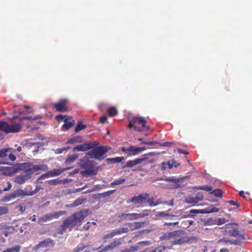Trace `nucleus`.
Segmentation results:
<instances>
[{"instance_id": "56", "label": "nucleus", "mask_w": 252, "mask_h": 252, "mask_svg": "<svg viewBox=\"0 0 252 252\" xmlns=\"http://www.w3.org/2000/svg\"><path fill=\"white\" fill-rule=\"evenodd\" d=\"M107 120V117L106 116H102L100 117L99 121L101 123H105Z\"/></svg>"}, {"instance_id": "10", "label": "nucleus", "mask_w": 252, "mask_h": 252, "mask_svg": "<svg viewBox=\"0 0 252 252\" xmlns=\"http://www.w3.org/2000/svg\"><path fill=\"white\" fill-rule=\"evenodd\" d=\"M62 215L63 212H58L52 214H46L38 220V223L41 225L43 224L44 222L50 221L53 218H58L60 216Z\"/></svg>"}, {"instance_id": "9", "label": "nucleus", "mask_w": 252, "mask_h": 252, "mask_svg": "<svg viewBox=\"0 0 252 252\" xmlns=\"http://www.w3.org/2000/svg\"><path fill=\"white\" fill-rule=\"evenodd\" d=\"M203 198V195L201 192L196 194L194 196H190L186 197L185 202L190 204L191 206H195L199 201H201Z\"/></svg>"}, {"instance_id": "3", "label": "nucleus", "mask_w": 252, "mask_h": 252, "mask_svg": "<svg viewBox=\"0 0 252 252\" xmlns=\"http://www.w3.org/2000/svg\"><path fill=\"white\" fill-rule=\"evenodd\" d=\"M109 150L108 146H99L92 149L87 153V155L89 156L91 158L101 160L104 159V155Z\"/></svg>"}, {"instance_id": "60", "label": "nucleus", "mask_w": 252, "mask_h": 252, "mask_svg": "<svg viewBox=\"0 0 252 252\" xmlns=\"http://www.w3.org/2000/svg\"><path fill=\"white\" fill-rule=\"evenodd\" d=\"M24 120H33V117H32V116H26V117H24L20 119V121H22Z\"/></svg>"}, {"instance_id": "33", "label": "nucleus", "mask_w": 252, "mask_h": 252, "mask_svg": "<svg viewBox=\"0 0 252 252\" xmlns=\"http://www.w3.org/2000/svg\"><path fill=\"white\" fill-rule=\"evenodd\" d=\"M86 128V126L83 125L81 122H79L77 123V126L75 128V131L78 132L81 130H83Z\"/></svg>"}, {"instance_id": "41", "label": "nucleus", "mask_w": 252, "mask_h": 252, "mask_svg": "<svg viewBox=\"0 0 252 252\" xmlns=\"http://www.w3.org/2000/svg\"><path fill=\"white\" fill-rule=\"evenodd\" d=\"M211 194L215 196L220 197L222 196V191L220 189H215L211 192Z\"/></svg>"}, {"instance_id": "59", "label": "nucleus", "mask_w": 252, "mask_h": 252, "mask_svg": "<svg viewBox=\"0 0 252 252\" xmlns=\"http://www.w3.org/2000/svg\"><path fill=\"white\" fill-rule=\"evenodd\" d=\"M139 247L138 246H132L129 249L130 250H131V252L137 251L139 249Z\"/></svg>"}, {"instance_id": "58", "label": "nucleus", "mask_w": 252, "mask_h": 252, "mask_svg": "<svg viewBox=\"0 0 252 252\" xmlns=\"http://www.w3.org/2000/svg\"><path fill=\"white\" fill-rule=\"evenodd\" d=\"M7 125L5 124V122L4 121H0V130H3V126H6Z\"/></svg>"}, {"instance_id": "14", "label": "nucleus", "mask_w": 252, "mask_h": 252, "mask_svg": "<svg viewBox=\"0 0 252 252\" xmlns=\"http://www.w3.org/2000/svg\"><path fill=\"white\" fill-rule=\"evenodd\" d=\"M92 148V144L90 142H87L83 144L78 145L73 149V151L84 152L88 151Z\"/></svg>"}, {"instance_id": "27", "label": "nucleus", "mask_w": 252, "mask_h": 252, "mask_svg": "<svg viewBox=\"0 0 252 252\" xmlns=\"http://www.w3.org/2000/svg\"><path fill=\"white\" fill-rule=\"evenodd\" d=\"M121 242L119 240H115L113 242H112L110 245L106 246L105 248V250H112L115 248L116 247L120 245Z\"/></svg>"}, {"instance_id": "48", "label": "nucleus", "mask_w": 252, "mask_h": 252, "mask_svg": "<svg viewBox=\"0 0 252 252\" xmlns=\"http://www.w3.org/2000/svg\"><path fill=\"white\" fill-rule=\"evenodd\" d=\"M14 231L13 227L9 228V231H5L3 232V234L5 237H8L9 233H12Z\"/></svg>"}, {"instance_id": "31", "label": "nucleus", "mask_w": 252, "mask_h": 252, "mask_svg": "<svg viewBox=\"0 0 252 252\" xmlns=\"http://www.w3.org/2000/svg\"><path fill=\"white\" fill-rule=\"evenodd\" d=\"M16 193V196L17 197H24L25 196H30L29 194V192L25 191L23 189H18L15 191Z\"/></svg>"}, {"instance_id": "49", "label": "nucleus", "mask_w": 252, "mask_h": 252, "mask_svg": "<svg viewBox=\"0 0 252 252\" xmlns=\"http://www.w3.org/2000/svg\"><path fill=\"white\" fill-rule=\"evenodd\" d=\"M201 210H196V209H192L190 210L189 211V214L191 216H193V214H198V213H201Z\"/></svg>"}, {"instance_id": "38", "label": "nucleus", "mask_w": 252, "mask_h": 252, "mask_svg": "<svg viewBox=\"0 0 252 252\" xmlns=\"http://www.w3.org/2000/svg\"><path fill=\"white\" fill-rule=\"evenodd\" d=\"M115 190H111L100 194L99 198H104L112 194Z\"/></svg>"}, {"instance_id": "2", "label": "nucleus", "mask_w": 252, "mask_h": 252, "mask_svg": "<svg viewBox=\"0 0 252 252\" xmlns=\"http://www.w3.org/2000/svg\"><path fill=\"white\" fill-rule=\"evenodd\" d=\"M88 215L87 210L77 212L65 220L62 225V233L67 228H71L81 222Z\"/></svg>"}, {"instance_id": "46", "label": "nucleus", "mask_w": 252, "mask_h": 252, "mask_svg": "<svg viewBox=\"0 0 252 252\" xmlns=\"http://www.w3.org/2000/svg\"><path fill=\"white\" fill-rule=\"evenodd\" d=\"M147 203H148L149 205L151 207L155 206V201L154 198L149 199L147 200Z\"/></svg>"}, {"instance_id": "52", "label": "nucleus", "mask_w": 252, "mask_h": 252, "mask_svg": "<svg viewBox=\"0 0 252 252\" xmlns=\"http://www.w3.org/2000/svg\"><path fill=\"white\" fill-rule=\"evenodd\" d=\"M114 236L117 235L121 234L120 228L115 229L112 230Z\"/></svg>"}, {"instance_id": "1", "label": "nucleus", "mask_w": 252, "mask_h": 252, "mask_svg": "<svg viewBox=\"0 0 252 252\" xmlns=\"http://www.w3.org/2000/svg\"><path fill=\"white\" fill-rule=\"evenodd\" d=\"M30 163L24 162L14 164L13 166L8 167V172H5L7 175L16 173L19 171H24V173L17 176L15 179V182L18 184H23L32 177V172L30 168Z\"/></svg>"}, {"instance_id": "30", "label": "nucleus", "mask_w": 252, "mask_h": 252, "mask_svg": "<svg viewBox=\"0 0 252 252\" xmlns=\"http://www.w3.org/2000/svg\"><path fill=\"white\" fill-rule=\"evenodd\" d=\"M21 250V247L18 245H16L11 248L7 249L2 251V252H20Z\"/></svg>"}, {"instance_id": "22", "label": "nucleus", "mask_w": 252, "mask_h": 252, "mask_svg": "<svg viewBox=\"0 0 252 252\" xmlns=\"http://www.w3.org/2000/svg\"><path fill=\"white\" fill-rule=\"evenodd\" d=\"M144 224L145 222L144 221H138L134 223H128L127 225L130 227H132V229L134 230L142 227L144 225Z\"/></svg>"}, {"instance_id": "44", "label": "nucleus", "mask_w": 252, "mask_h": 252, "mask_svg": "<svg viewBox=\"0 0 252 252\" xmlns=\"http://www.w3.org/2000/svg\"><path fill=\"white\" fill-rule=\"evenodd\" d=\"M8 209L7 207H0V216L3 215L8 213Z\"/></svg>"}, {"instance_id": "5", "label": "nucleus", "mask_w": 252, "mask_h": 252, "mask_svg": "<svg viewBox=\"0 0 252 252\" xmlns=\"http://www.w3.org/2000/svg\"><path fill=\"white\" fill-rule=\"evenodd\" d=\"M168 237L174 239L173 244L174 245H181L188 241V238L184 236V232L182 230H176L170 232Z\"/></svg>"}, {"instance_id": "63", "label": "nucleus", "mask_w": 252, "mask_h": 252, "mask_svg": "<svg viewBox=\"0 0 252 252\" xmlns=\"http://www.w3.org/2000/svg\"><path fill=\"white\" fill-rule=\"evenodd\" d=\"M167 166H167L166 162H163L161 165V170H164L167 168Z\"/></svg>"}, {"instance_id": "34", "label": "nucleus", "mask_w": 252, "mask_h": 252, "mask_svg": "<svg viewBox=\"0 0 252 252\" xmlns=\"http://www.w3.org/2000/svg\"><path fill=\"white\" fill-rule=\"evenodd\" d=\"M81 138L80 137H76L73 138H71L69 139L66 143L67 144H73L74 143H79L81 142Z\"/></svg>"}, {"instance_id": "50", "label": "nucleus", "mask_w": 252, "mask_h": 252, "mask_svg": "<svg viewBox=\"0 0 252 252\" xmlns=\"http://www.w3.org/2000/svg\"><path fill=\"white\" fill-rule=\"evenodd\" d=\"M67 116H63V115H58L56 117V120L57 121H60L61 120H64L65 118H67Z\"/></svg>"}, {"instance_id": "24", "label": "nucleus", "mask_w": 252, "mask_h": 252, "mask_svg": "<svg viewBox=\"0 0 252 252\" xmlns=\"http://www.w3.org/2000/svg\"><path fill=\"white\" fill-rule=\"evenodd\" d=\"M53 105L59 112H66L67 110V108L65 105H63L59 102L54 103L53 104Z\"/></svg>"}, {"instance_id": "36", "label": "nucleus", "mask_w": 252, "mask_h": 252, "mask_svg": "<svg viewBox=\"0 0 252 252\" xmlns=\"http://www.w3.org/2000/svg\"><path fill=\"white\" fill-rule=\"evenodd\" d=\"M215 222H216V225H221L222 224L225 223L226 222L227 220L224 218H215Z\"/></svg>"}, {"instance_id": "37", "label": "nucleus", "mask_w": 252, "mask_h": 252, "mask_svg": "<svg viewBox=\"0 0 252 252\" xmlns=\"http://www.w3.org/2000/svg\"><path fill=\"white\" fill-rule=\"evenodd\" d=\"M200 190H204L207 191H210L212 190L213 188L211 186H201L196 188Z\"/></svg>"}, {"instance_id": "32", "label": "nucleus", "mask_w": 252, "mask_h": 252, "mask_svg": "<svg viewBox=\"0 0 252 252\" xmlns=\"http://www.w3.org/2000/svg\"><path fill=\"white\" fill-rule=\"evenodd\" d=\"M124 159L125 158L123 157H117L115 158H108L106 159V160L108 163H109L110 161L113 163H119Z\"/></svg>"}, {"instance_id": "8", "label": "nucleus", "mask_w": 252, "mask_h": 252, "mask_svg": "<svg viewBox=\"0 0 252 252\" xmlns=\"http://www.w3.org/2000/svg\"><path fill=\"white\" fill-rule=\"evenodd\" d=\"M70 169V167H67L64 169H55L53 170L49 171L46 173L40 176L39 177L38 180L59 176L63 171L69 170Z\"/></svg>"}, {"instance_id": "28", "label": "nucleus", "mask_w": 252, "mask_h": 252, "mask_svg": "<svg viewBox=\"0 0 252 252\" xmlns=\"http://www.w3.org/2000/svg\"><path fill=\"white\" fill-rule=\"evenodd\" d=\"M16 198H17V196H16V193L14 191L5 196L3 200L4 202H8L11 200L14 199Z\"/></svg>"}, {"instance_id": "43", "label": "nucleus", "mask_w": 252, "mask_h": 252, "mask_svg": "<svg viewBox=\"0 0 252 252\" xmlns=\"http://www.w3.org/2000/svg\"><path fill=\"white\" fill-rule=\"evenodd\" d=\"M12 152H10V153H8V156L10 160L15 161L16 159V158L15 156L12 153L15 152V150L12 148Z\"/></svg>"}, {"instance_id": "61", "label": "nucleus", "mask_w": 252, "mask_h": 252, "mask_svg": "<svg viewBox=\"0 0 252 252\" xmlns=\"http://www.w3.org/2000/svg\"><path fill=\"white\" fill-rule=\"evenodd\" d=\"M139 245H144V246H148L150 244L149 241H142L138 243Z\"/></svg>"}, {"instance_id": "7", "label": "nucleus", "mask_w": 252, "mask_h": 252, "mask_svg": "<svg viewBox=\"0 0 252 252\" xmlns=\"http://www.w3.org/2000/svg\"><path fill=\"white\" fill-rule=\"evenodd\" d=\"M146 121L143 117H134L132 119L129 121L128 127L129 128H133L136 131H142V130L141 128L135 126V124H137L141 125L143 127L146 128V130H148L149 129V127L146 126Z\"/></svg>"}, {"instance_id": "23", "label": "nucleus", "mask_w": 252, "mask_h": 252, "mask_svg": "<svg viewBox=\"0 0 252 252\" xmlns=\"http://www.w3.org/2000/svg\"><path fill=\"white\" fill-rule=\"evenodd\" d=\"M219 209L213 206H211L208 208H205L201 210V213L209 214L212 213L218 212Z\"/></svg>"}, {"instance_id": "55", "label": "nucleus", "mask_w": 252, "mask_h": 252, "mask_svg": "<svg viewBox=\"0 0 252 252\" xmlns=\"http://www.w3.org/2000/svg\"><path fill=\"white\" fill-rule=\"evenodd\" d=\"M121 234L127 233L129 229L127 227H122L120 228Z\"/></svg>"}, {"instance_id": "18", "label": "nucleus", "mask_w": 252, "mask_h": 252, "mask_svg": "<svg viewBox=\"0 0 252 252\" xmlns=\"http://www.w3.org/2000/svg\"><path fill=\"white\" fill-rule=\"evenodd\" d=\"M64 125L62 126V129L67 130L69 129L74 124V121L70 117H67L64 120Z\"/></svg>"}, {"instance_id": "64", "label": "nucleus", "mask_w": 252, "mask_h": 252, "mask_svg": "<svg viewBox=\"0 0 252 252\" xmlns=\"http://www.w3.org/2000/svg\"><path fill=\"white\" fill-rule=\"evenodd\" d=\"M8 187H7V188H4L3 189V191H7L11 188V187H12L11 184L9 182H8Z\"/></svg>"}, {"instance_id": "25", "label": "nucleus", "mask_w": 252, "mask_h": 252, "mask_svg": "<svg viewBox=\"0 0 252 252\" xmlns=\"http://www.w3.org/2000/svg\"><path fill=\"white\" fill-rule=\"evenodd\" d=\"M12 148H3L0 150V158H4L8 156V154L10 152H12Z\"/></svg>"}, {"instance_id": "62", "label": "nucleus", "mask_w": 252, "mask_h": 252, "mask_svg": "<svg viewBox=\"0 0 252 252\" xmlns=\"http://www.w3.org/2000/svg\"><path fill=\"white\" fill-rule=\"evenodd\" d=\"M68 102V100L67 99H61L60 100L59 103L65 105V104Z\"/></svg>"}, {"instance_id": "19", "label": "nucleus", "mask_w": 252, "mask_h": 252, "mask_svg": "<svg viewBox=\"0 0 252 252\" xmlns=\"http://www.w3.org/2000/svg\"><path fill=\"white\" fill-rule=\"evenodd\" d=\"M30 168L32 172L42 170L43 171H47L48 167L46 164H39V165H32L30 164Z\"/></svg>"}, {"instance_id": "54", "label": "nucleus", "mask_w": 252, "mask_h": 252, "mask_svg": "<svg viewBox=\"0 0 252 252\" xmlns=\"http://www.w3.org/2000/svg\"><path fill=\"white\" fill-rule=\"evenodd\" d=\"M228 203L231 204V205H233V206H237V207H239L240 206V205L236 201H234L233 200H229L228 201Z\"/></svg>"}, {"instance_id": "4", "label": "nucleus", "mask_w": 252, "mask_h": 252, "mask_svg": "<svg viewBox=\"0 0 252 252\" xmlns=\"http://www.w3.org/2000/svg\"><path fill=\"white\" fill-rule=\"evenodd\" d=\"M80 166L84 170L81 171V174L84 176L95 174L92 161L88 159L84 158L80 160Z\"/></svg>"}, {"instance_id": "51", "label": "nucleus", "mask_w": 252, "mask_h": 252, "mask_svg": "<svg viewBox=\"0 0 252 252\" xmlns=\"http://www.w3.org/2000/svg\"><path fill=\"white\" fill-rule=\"evenodd\" d=\"M228 242H229L231 245H240L241 242L238 240H233V241H228Z\"/></svg>"}, {"instance_id": "13", "label": "nucleus", "mask_w": 252, "mask_h": 252, "mask_svg": "<svg viewBox=\"0 0 252 252\" xmlns=\"http://www.w3.org/2000/svg\"><path fill=\"white\" fill-rule=\"evenodd\" d=\"M150 212L149 210H145L140 213H130V215L128 216V220H138L148 216Z\"/></svg>"}, {"instance_id": "47", "label": "nucleus", "mask_w": 252, "mask_h": 252, "mask_svg": "<svg viewBox=\"0 0 252 252\" xmlns=\"http://www.w3.org/2000/svg\"><path fill=\"white\" fill-rule=\"evenodd\" d=\"M40 189L41 188L40 187H36V188L34 190L29 192V194L30 195V196H32L36 194L37 192H38Z\"/></svg>"}, {"instance_id": "42", "label": "nucleus", "mask_w": 252, "mask_h": 252, "mask_svg": "<svg viewBox=\"0 0 252 252\" xmlns=\"http://www.w3.org/2000/svg\"><path fill=\"white\" fill-rule=\"evenodd\" d=\"M108 113L110 116H113L117 114V110L115 107H111L108 110Z\"/></svg>"}, {"instance_id": "40", "label": "nucleus", "mask_w": 252, "mask_h": 252, "mask_svg": "<svg viewBox=\"0 0 252 252\" xmlns=\"http://www.w3.org/2000/svg\"><path fill=\"white\" fill-rule=\"evenodd\" d=\"M128 215H130V213H122L121 214V215H120L119 216H118V218L119 219V220L120 221H122V220H128Z\"/></svg>"}, {"instance_id": "15", "label": "nucleus", "mask_w": 252, "mask_h": 252, "mask_svg": "<svg viewBox=\"0 0 252 252\" xmlns=\"http://www.w3.org/2000/svg\"><path fill=\"white\" fill-rule=\"evenodd\" d=\"M122 151L129 156H134L139 154L138 147L131 146L128 148L123 147Z\"/></svg>"}, {"instance_id": "12", "label": "nucleus", "mask_w": 252, "mask_h": 252, "mask_svg": "<svg viewBox=\"0 0 252 252\" xmlns=\"http://www.w3.org/2000/svg\"><path fill=\"white\" fill-rule=\"evenodd\" d=\"M149 196V194H140L137 196H134L132 197L130 199L128 200L127 202L129 203H133L134 204H142Z\"/></svg>"}, {"instance_id": "16", "label": "nucleus", "mask_w": 252, "mask_h": 252, "mask_svg": "<svg viewBox=\"0 0 252 252\" xmlns=\"http://www.w3.org/2000/svg\"><path fill=\"white\" fill-rule=\"evenodd\" d=\"M228 234L229 236L240 238L242 239H245L244 233H242L240 231L234 228L229 230L228 231Z\"/></svg>"}, {"instance_id": "57", "label": "nucleus", "mask_w": 252, "mask_h": 252, "mask_svg": "<svg viewBox=\"0 0 252 252\" xmlns=\"http://www.w3.org/2000/svg\"><path fill=\"white\" fill-rule=\"evenodd\" d=\"M167 166L169 169H171L173 166V160H170L166 162Z\"/></svg>"}, {"instance_id": "20", "label": "nucleus", "mask_w": 252, "mask_h": 252, "mask_svg": "<svg viewBox=\"0 0 252 252\" xmlns=\"http://www.w3.org/2000/svg\"><path fill=\"white\" fill-rule=\"evenodd\" d=\"M53 241L50 239H47L42 242H41L37 246L35 247V250L37 251L38 249L42 247L46 248L52 246Z\"/></svg>"}, {"instance_id": "53", "label": "nucleus", "mask_w": 252, "mask_h": 252, "mask_svg": "<svg viewBox=\"0 0 252 252\" xmlns=\"http://www.w3.org/2000/svg\"><path fill=\"white\" fill-rule=\"evenodd\" d=\"M143 143L147 144V145H155V144H158V142H157V141H150V142L144 141V142H143Z\"/></svg>"}, {"instance_id": "6", "label": "nucleus", "mask_w": 252, "mask_h": 252, "mask_svg": "<svg viewBox=\"0 0 252 252\" xmlns=\"http://www.w3.org/2000/svg\"><path fill=\"white\" fill-rule=\"evenodd\" d=\"M186 178L185 177L181 178H176L175 177H170L160 178L158 180L172 182L173 184L170 185L169 187V188L177 189L179 188H183L186 186L187 183L184 182V180Z\"/></svg>"}, {"instance_id": "29", "label": "nucleus", "mask_w": 252, "mask_h": 252, "mask_svg": "<svg viewBox=\"0 0 252 252\" xmlns=\"http://www.w3.org/2000/svg\"><path fill=\"white\" fill-rule=\"evenodd\" d=\"M78 157V156L76 154H73L69 156L65 160V163L66 164H69L70 163L74 162Z\"/></svg>"}, {"instance_id": "35", "label": "nucleus", "mask_w": 252, "mask_h": 252, "mask_svg": "<svg viewBox=\"0 0 252 252\" xmlns=\"http://www.w3.org/2000/svg\"><path fill=\"white\" fill-rule=\"evenodd\" d=\"M125 181L126 180L125 178H120L112 182L110 184V186L113 187L114 186L121 185L124 183Z\"/></svg>"}, {"instance_id": "11", "label": "nucleus", "mask_w": 252, "mask_h": 252, "mask_svg": "<svg viewBox=\"0 0 252 252\" xmlns=\"http://www.w3.org/2000/svg\"><path fill=\"white\" fill-rule=\"evenodd\" d=\"M5 124L7 125L3 127V131L6 133H17L18 132L21 128V125L19 124H15L9 125L7 123L5 122Z\"/></svg>"}, {"instance_id": "26", "label": "nucleus", "mask_w": 252, "mask_h": 252, "mask_svg": "<svg viewBox=\"0 0 252 252\" xmlns=\"http://www.w3.org/2000/svg\"><path fill=\"white\" fill-rule=\"evenodd\" d=\"M216 225L215 219L211 218L204 220L203 227Z\"/></svg>"}, {"instance_id": "39", "label": "nucleus", "mask_w": 252, "mask_h": 252, "mask_svg": "<svg viewBox=\"0 0 252 252\" xmlns=\"http://www.w3.org/2000/svg\"><path fill=\"white\" fill-rule=\"evenodd\" d=\"M46 182L50 185H57L61 183V181L58 179H55L47 181Z\"/></svg>"}, {"instance_id": "45", "label": "nucleus", "mask_w": 252, "mask_h": 252, "mask_svg": "<svg viewBox=\"0 0 252 252\" xmlns=\"http://www.w3.org/2000/svg\"><path fill=\"white\" fill-rule=\"evenodd\" d=\"M114 237V234L112 232V231L110 232V233H108L106 234H105L104 237H103V239L105 241H106L109 238H112Z\"/></svg>"}, {"instance_id": "17", "label": "nucleus", "mask_w": 252, "mask_h": 252, "mask_svg": "<svg viewBox=\"0 0 252 252\" xmlns=\"http://www.w3.org/2000/svg\"><path fill=\"white\" fill-rule=\"evenodd\" d=\"M175 215L171 214L168 213L167 211H161L158 213L155 216L156 220H159L161 218H163L165 219H170L176 217Z\"/></svg>"}, {"instance_id": "21", "label": "nucleus", "mask_w": 252, "mask_h": 252, "mask_svg": "<svg viewBox=\"0 0 252 252\" xmlns=\"http://www.w3.org/2000/svg\"><path fill=\"white\" fill-rule=\"evenodd\" d=\"M144 158H137L135 160H128L127 161L124 167H132L135 165H136L139 163H140Z\"/></svg>"}]
</instances>
